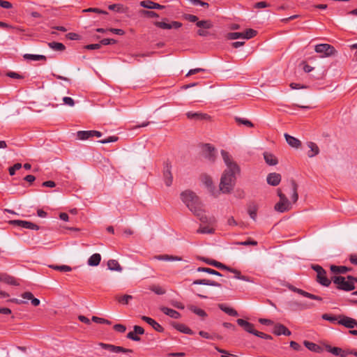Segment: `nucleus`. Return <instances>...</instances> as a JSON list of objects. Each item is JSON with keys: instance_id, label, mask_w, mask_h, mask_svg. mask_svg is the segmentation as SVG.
I'll return each instance as SVG.
<instances>
[{"instance_id": "680f3d73", "label": "nucleus", "mask_w": 357, "mask_h": 357, "mask_svg": "<svg viewBox=\"0 0 357 357\" xmlns=\"http://www.w3.org/2000/svg\"><path fill=\"white\" fill-rule=\"evenodd\" d=\"M142 13L144 15H146L147 17H158V14L154 11H149V10H142Z\"/></svg>"}, {"instance_id": "bb28decb", "label": "nucleus", "mask_w": 357, "mask_h": 357, "mask_svg": "<svg viewBox=\"0 0 357 357\" xmlns=\"http://www.w3.org/2000/svg\"><path fill=\"white\" fill-rule=\"evenodd\" d=\"M186 116L189 119H195V120H202V119H208L209 116L206 114H203L200 112H188L186 113Z\"/></svg>"}, {"instance_id": "a18cd8bd", "label": "nucleus", "mask_w": 357, "mask_h": 357, "mask_svg": "<svg viewBox=\"0 0 357 357\" xmlns=\"http://www.w3.org/2000/svg\"><path fill=\"white\" fill-rule=\"evenodd\" d=\"M197 271L198 272H204V273H209V274H211V275H218V276H222V274L220 273H219L218 271L214 270V269H212V268H206V267H199Z\"/></svg>"}, {"instance_id": "f704fd0d", "label": "nucleus", "mask_w": 357, "mask_h": 357, "mask_svg": "<svg viewBox=\"0 0 357 357\" xmlns=\"http://www.w3.org/2000/svg\"><path fill=\"white\" fill-rule=\"evenodd\" d=\"M164 178L165 185L167 187H169L172 184V176L170 172V169L168 167L164 171Z\"/></svg>"}, {"instance_id": "49530a36", "label": "nucleus", "mask_w": 357, "mask_h": 357, "mask_svg": "<svg viewBox=\"0 0 357 357\" xmlns=\"http://www.w3.org/2000/svg\"><path fill=\"white\" fill-rule=\"evenodd\" d=\"M196 25L198 27L204 28V29H211L213 26V24H212V23H211V22L210 20H201V21H198L196 23Z\"/></svg>"}, {"instance_id": "37998d69", "label": "nucleus", "mask_w": 357, "mask_h": 357, "mask_svg": "<svg viewBox=\"0 0 357 357\" xmlns=\"http://www.w3.org/2000/svg\"><path fill=\"white\" fill-rule=\"evenodd\" d=\"M116 299L119 303L126 305L132 299V296L131 295L125 294L123 296H116Z\"/></svg>"}, {"instance_id": "ddd939ff", "label": "nucleus", "mask_w": 357, "mask_h": 357, "mask_svg": "<svg viewBox=\"0 0 357 357\" xmlns=\"http://www.w3.org/2000/svg\"><path fill=\"white\" fill-rule=\"evenodd\" d=\"M273 333L276 335L289 336L291 334V332L282 324H276L273 327Z\"/></svg>"}, {"instance_id": "f03ea898", "label": "nucleus", "mask_w": 357, "mask_h": 357, "mask_svg": "<svg viewBox=\"0 0 357 357\" xmlns=\"http://www.w3.org/2000/svg\"><path fill=\"white\" fill-rule=\"evenodd\" d=\"M180 197L182 202L192 213H197L199 211L197 208L202 206L199 197L191 190L182 192Z\"/></svg>"}, {"instance_id": "1a4fd4ad", "label": "nucleus", "mask_w": 357, "mask_h": 357, "mask_svg": "<svg viewBox=\"0 0 357 357\" xmlns=\"http://www.w3.org/2000/svg\"><path fill=\"white\" fill-rule=\"evenodd\" d=\"M9 224L18 226L22 228L32 229V230H38L39 226L37 225L25 220H10Z\"/></svg>"}, {"instance_id": "5fc2aeb1", "label": "nucleus", "mask_w": 357, "mask_h": 357, "mask_svg": "<svg viewBox=\"0 0 357 357\" xmlns=\"http://www.w3.org/2000/svg\"><path fill=\"white\" fill-rule=\"evenodd\" d=\"M243 33L240 32H231L228 33V38L230 40L243 38Z\"/></svg>"}, {"instance_id": "09e8293b", "label": "nucleus", "mask_w": 357, "mask_h": 357, "mask_svg": "<svg viewBox=\"0 0 357 357\" xmlns=\"http://www.w3.org/2000/svg\"><path fill=\"white\" fill-rule=\"evenodd\" d=\"M235 121L238 124H243V125H245L250 128H252L254 126L253 123L251 121H250L248 119H243V118L236 116V117H235Z\"/></svg>"}, {"instance_id": "aec40b11", "label": "nucleus", "mask_w": 357, "mask_h": 357, "mask_svg": "<svg viewBox=\"0 0 357 357\" xmlns=\"http://www.w3.org/2000/svg\"><path fill=\"white\" fill-rule=\"evenodd\" d=\"M327 351L331 352L333 355L340 356L341 357H346L347 355L350 354L349 352L351 351H344L341 348L339 347H332L331 346H327Z\"/></svg>"}, {"instance_id": "e433bc0d", "label": "nucleus", "mask_w": 357, "mask_h": 357, "mask_svg": "<svg viewBox=\"0 0 357 357\" xmlns=\"http://www.w3.org/2000/svg\"><path fill=\"white\" fill-rule=\"evenodd\" d=\"M291 185L292 188V195L291 199L294 203L296 202L298 199V195L297 192L298 190V185L296 184V181L294 180L291 181Z\"/></svg>"}, {"instance_id": "b1692460", "label": "nucleus", "mask_w": 357, "mask_h": 357, "mask_svg": "<svg viewBox=\"0 0 357 357\" xmlns=\"http://www.w3.org/2000/svg\"><path fill=\"white\" fill-rule=\"evenodd\" d=\"M330 269L332 273L337 275V274H345L349 271L351 270V268L345 266H336V265H331L330 266Z\"/></svg>"}, {"instance_id": "4d7b16f0", "label": "nucleus", "mask_w": 357, "mask_h": 357, "mask_svg": "<svg viewBox=\"0 0 357 357\" xmlns=\"http://www.w3.org/2000/svg\"><path fill=\"white\" fill-rule=\"evenodd\" d=\"M83 12H93L100 14L107 15L108 13L105 10H100L97 8H89L83 10Z\"/></svg>"}, {"instance_id": "774afa93", "label": "nucleus", "mask_w": 357, "mask_h": 357, "mask_svg": "<svg viewBox=\"0 0 357 357\" xmlns=\"http://www.w3.org/2000/svg\"><path fill=\"white\" fill-rule=\"evenodd\" d=\"M114 329L119 333H124L126 330V328L124 325L122 324H115L114 326Z\"/></svg>"}, {"instance_id": "f8f14e48", "label": "nucleus", "mask_w": 357, "mask_h": 357, "mask_svg": "<svg viewBox=\"0 0 357 357\" xmlns=\"http://www.w3.org/2000/svg\"><path fill=\"white\" fill-rule=\"evenodd\" d=\"M289 289L291 291H293L294 292H296V293L299 294L300 295L303 296L305 297H307L308 298H310V299H312V300H316V301H321L323 300V298L321 296H317V295L308 293L307 291H305L303 289L296 288V287H295L294 286H290Z\"/></svg>"}, {"instance_id": "79ce46f5", "label": "nucleus", "mask_w": 357, "mask_h": 357, "mask_svg": "<svg viewBox=\"0 0 357 357\" xmlns=\"http://www.w3.org/2000/svg\"><path fill=\"white\" fill-rule=\"evenodd\" d=\"M154 258L162 261H180L181 259L180 257L167 255L155 256Z\"/></svg>"}, {"instance_id": "7ed1b4c3", "label": "nucleus", "mask_w": 357, "mask_h": 357, "mask_svg": "<svg viewBox=\"0 0 357 357\" xmlns=\"http://www.w3.org/2000/svg\"><path fill=\"white\" fill-rule=\"evenodd\" d=\"M332 280L335 287L338 290L351 291L355 289L356 287L352 280L341 275H333Z\"/></svg>"}, {"instance_id": "4be33fe9", "label": "nucleus", "mask_w": 357, "mask_h": 357, "mask_svg": "<svg viewBox=\"0 0 357 357\" xmlns=\"http://www.w3.org/2000/svg\"><path fill=\"white\" fill-rule=\"evenodd\" d=\"M192 285H197V284H203V285H208V286H213V287H220L221 284L214 280H207V279H201V280H195L192 283Z\"/></svg>"}, {"instance_id": "0e129e2a", "label": "nucleus", "mask_w": 357, "mask_h": 357, "mask_svg": "<svg viewBox=\"0 0 357 357\" xmlns=\"http://www.w3.org/2000/svg\"><path fill=\"white\" fill-rule=\"evenodd\" d=\"M116 40L112 38H104L100 40V44L103 45H107L110 44H115Z\"/></svg>"}, {"instance_id": "cd10ccee", "label": "nucleus", "mask_w": 357, "mask_h": 357, "mask_svg": "<svg viewBox=\"0 0 357 357\" xmlns=\"http://www.w3.org/2000/svg\"><path fill=\"white\" fill-rule=\"evenodd\" d=\"M264 158L265 162L268 165H271V166L276 165L278 162L277 158L273 154H272L271 153H269V152L264 153Z\"/></svg>"}, {"instance_id": "8fccbe9b", "label": "nucleus", "mask_w": 357, "mask_h": 357, "mask_svg": "<svg viewBox=\"0 0 357 357\" xmlns=\"http://www.w3.org/2000/svg\"><path fill=\"white\" fill-rule=\"evenodd\" d=\"M150 289L158 295H163L165 294V290L158 285H153L150 287Z\"/></svg>"}, {"instance_id": "a211bd4d", "label": "nucleus", "mask_w": 357, "mask_h": 357, "mask_svg": "<svg viewBox=\"0 0 357 357\" xmlns=\"http://www.w3.org/2000/svg\"><path fill=\"white\" fill-rule=\"evenodd\" d=\"M142 319L143 321H146L149 325H151L153 327V328L154 330H155L156 331H158V332H162L163 331L164 329H163L162 326L160 324H159L158 322H156L152 318H150V317H146V316H142Z\"/></svg>"}, {"instance_id": "13d9d810", "label": "nucleus", "mask_w": 357, "mask_h": 357, "mask_svg": "<svg viewBox=\"0 0 357 357\" xmlns=\"http://www.w3.org/2000/svg\"><path fill=\"white\" fill-rule=\"evenodd\" d=\"M118 140V137L116 136H110L107 137V139H102L98 141L99 143L101 144H107L110 142H115Z\"/></svg>"}, {"instance_id": "393cba45", "label": "nucleus", "mask_w": 357, "mask_h": 357, "mask_svg": "<svg viewBox=\"0 0 357 357\" xmlns=\"http://www.w3.org/2000/svg\"><path fill=\"white\" fill-rule=\"evenodd\" d=\"M307 146L310 149V151L307 152L309 158H312L319 153V149L314 142H308L307 143Z\"/></svg>"}, {"instance_id": "2eb2a0df", "label": "nucleus", "mask_w": 357, "mask_h": 357, "mask_svg": "<svg viewBox=\"0 0 357 357\" xmlns=\"http://www.w3.org/2000/svg\"><path fill=\"white\" fill-rule=\"evenodd\" d=\"M267 183L272 186H277L281 181V175L278 173H270L266 178Z\"/></svg>"}, {"instance_id": "20e7f679", "label": "nucleus", "mask_w": 357, "mask_h": 357, "mask_svg": "<svg viewBox=\"0 0 357 357\" xmlns=\"http://www.w3.org/2000/svg\"><path fill=\"white\" fill-rule=\"evenodd\" d=\"M312 269L316 272L315 280L317 283L323 287H329L333 282L332 277L328 278L326 271L322 266L318 264H313L311 266Z\"/></svg>"}, {"instance_id": "052dcab7", "label": "nucleus", "mask_w": 357, "mask_h": 357, "mask_svg": "<svg viewBox=\"0 0 357 357\" xmlns=\"http://www.w3.org/2000/svg\"><path fill=\"white\" fill-rule=\"evenodd\" d=\"M127 338L130 339L133 341H139L140 337L133 331L129 332L127 335Z\"/></svg>"}, {"instance_id": "39448f33", "label": "nucleus", "mask_w": 357, "mask_h": 357, "mask_svg": "<svg viewBox=\"0 0 357 357\" xmlns=\"http://www.w3.org/2000/svg\"><path fill=\"white\" fill-rule=\"evenodd\" d=\"M278 195L280 197V202L275 205V211L280 213L289 211L291 208V203L289 202L285 195L283 194L280 189L278 190Z\"/></svg>"}, {"instance_id": "6e6552de", "label": "nucleus", "mask_w": 357, "mask_h": 357, "mask_svg": "<svg viewBox=\"0 0 357 357\" xmlns=\"http://www.w3.org/2000/svg\"><path fill=\"white\" fill-rule=\"evenodd\" d=\"M99 345L100 346L101 348L108 350L113 353L122 352V353H125V354H131L133 352V351L132 349H126V348H124L123 347H120V346H115L113 344H105V343H100Z\"/></svg>"}, {"instance_id": "dca6fc26", "label": "nucleus", "mask_w": 357, "mask_h": 357, "mask_svg": "<svg viewBox=\"0 0 357 357\" xmlns=\"http://www.w3.org/2000/svg\"><path fill=\"white\" fill-rule=\"evenodd\" d=\"M200 260L204 261L206 264H208V265H211V266H213L218 268H220V269H222V270H227L228 269V266L218 261H215L214 259H208V258H205V257H200L199 258Z\"/></svg>"}, {"instance_id": "a878e982", "label": "nucleus", "mask_w": 357, "mask_h": 357, "mask_svg": "<svg viewBox=\"0 0 357 357\" xmlns=\"http://www.w3.org/2000/svg\"><path fill=\"white\" fill-rule=\"evenodd\" d=\"M204 157L211 162H214L215 159V149L209 144L205 145Z\"/></svg>"}, {"instance_id": "c85d7f7f", "label": "nucleus", "mask_w": 357, "mask_h": 357, "mask_svg": "<svg viewBox=\"0 0 357 357\" xmlns=\"http://www.w3.org/2000/svg\"><path fill=\"white\" fill-rule=\"evenodd\" d=\"M303 344L311 351H314L315 353H321L323 351L321 347L314 342L305 340L304 341Z\"/></svg>"}, {"instance_id": "de8ad7c7", "label": "nucleus", "mask_w": 357, "mask_h": 357, "mask_svg": "<svg viewBox=\"0 0 357 357\" xmlns=\"http://www.w3.org/2000/svg\"><path fill=\"white\" fill-rule=\"evenodd\" d=\"M257 31L252 29H248L245 32H243V39H250L255 37L257 35Z\"/></svg>"}, {"instance_id": "3c124183", "label": "nucleus", "mask_w": 357, "mask_h": 357, "mask_svg": "<svg viewBox=\"0 0 357 357\" xmlns=\"http://www.w3.org/2000/svg\"><path fill=\"white\" fill-rule=\"evenodd\" d=\"M234 244L238 245H257V241L251 238H248L245 241L236 242Z\"/></svg>"}, {"instance_id": "c9c22d12", "label": "nucleus", "mask_w": 357, "mask_h": 357, "mask_svg": "<svg viewBox=\"0 0 357 357\" xmlns=\"http://www.w3.org/2000/svg\"><path fill=\"white\" fill-rule=\"evenodd\" d=\"M257 208L258 207L255 203L250 204L248 206V213L253 220H256Z\"/></svg>"}, {"instance_id": "f3484780", "label": "nucleus", "mask_w": 357, "mask_h": 357, "mask_svg": "<svg viewBox=\"0 0 357 357\" xmlns=\"http://www.w3.org/2000/svg\"><path fill=\"white\" fill-rule=\"evenodd\" d=\"M0 281L3 282L8 284L14 285V286H18L20 285V283L17 281V280L6 273H1L0 274Z\"/></svg>"}, {"instance_id": "423d86ee", "label": "nucleus", "mask_w": 357, "mask_h": 357, "mask_svg": "<svg viewBox=\"0 0 357 357\" xmlns=\"http://www.w3.org/2000/svg\"><path fill=\"white\" fill-rule=\"evenodd\" d=\"M314 50L317 53H323L324 56H331L337 52L333 46L326 43L317 45Z\"/></svg>"}, {"instance_id": "338daca9", "label": "nucleus", "mask_w": 357, "mask_h": 357, "mask_svg": "<svg viewBox=\"0 0 357 357\" xmlns=\"http://www.w3.org/2000/svg\"><path fill=\"white\" fill-rule=\"evenodd\" d=\"M66 38L69 40H79L80 36L76 33H68L66 34Z\"/></svg>"}, {"instance_id": "5701e85b", "label": "nucleus", "mask_w": 357, "mask_h": 357, "mask_svg": "<svg viewBox=\"0 0 357 357\" xmlns=\"http://www.w3.org/2000/svg\"><path fill=\"white\" fill-rule=\"evenodd\" d=\"M160 310L166 315H168L169 317L173 318V319H179L181 317V314L171 308H169L167 307H160Z\"/></svg>"}, {"instance_id": "412c9836", "label": "nucleus", "mask_w": 357, "mask_h": 357, "mask_svg": "<svg viewBox=\"0 0 357 357\" xmlns=\"http://www.w3.org/2000/svg\"><path fill=\"white\" fill-rule=\"evenodd\" d=\"M284 137H285V139H286L287 144L290 146H291L293 148L298 149L301 146V141L299 139H298L297 138H296L293 136H291L290 135H289L287 133L284 134Z\"/></svg>"}, {"instance_id": "2f4dec72", "label": "nucleus", "mask_w": 357, "mask_h": 357, "mask_svg": "<svg viewBox=\"0 0 357 357\" xmlns=\"http://www.w3.org/2000/svg\"><path fill=\"white\" fill-rule=\"evenodd\" d=\"M25 60H31V61H46L47 58L44 55L40 54H25L23 56Z\"/></svg>"}, {"instance_id": "c756f323", "label": "nucleus", "mask_w": 357, "mask_h": 357, "mask_svg": "<svg viewBox=\"0 0 357 357\" xmlns=\"http://www.w3.org/2000/svg\"><path fill=\"white\" fill-rule=\"evenodd\" d=\"M22 297L24 299L31 300V304L35 307L38 306L40 303V300L34 298L31 292L26 291L22 294Z\"/></svg>"}, {"instance_id": "ea45409f", "label": "nucleus", "mask_w": 357, "mask_h": 357, "mask_svg": "<svg viewBox=\"0 0 357 357\" xmlns=\"http://www.w3.org/2000/svg\"><path fill=\"white\" fill-rule=\"evenodd\" d=\"M49 267L61 272H69L72 271V268L67 265H50Z\"/></svg>"}, {"instance_id": "4468645a", "label": "nucleus", "mask_w": 357, "mask_h": 357, "mask_svg": "<svg viewBox=\"0 0 357 357\" xmlns=\"http://www.w3.org/2000/svg\"><path fill=\"white\" fill-rule=\"evenodd\" d=\"M237 324L243 328V329L247 331L249 333L253 334L255 335V333L257 332L256 330L254 328V325L244 319H237Z\"/></svg>"}, {"instance_id": "a19ab883", "label": "nucleus", "mask_w": 357, "mask_h": 357, "mask_svg": "<svg viewBox=\"0 0 357 357\" xmlns=\"http://www.w3.org/2000/svg\"><path fill=\"white\" fill-rule=\"evenodd\" d=\"M220 308L221 310H222L223 312H225V313H227L229 316L237 317L238 315V312H236V310H235L233 308L227 307V306H225V305H224L222 304L220 305Z\"/></svg>"}, {"instance_id": "f257e3e1", "label": "nucleus", "mask_w": 357, "mask_h": 357, "mask_svg": "<svg viewBox=\"0 0 357 357\" xmlns=\"http://www.w3.org/2000/svg\"><path fill=\"white\" fill-rule=\"evenodd\" d=\"M221 155L227 169L224 171L220 178V190L222 193H229L234 187L235 176L240 173V167L227 151L222 150Z\"/></svg>"}, {"instance_id": "4c0bfd02", "label": "nucleus", "mask_w": 357, "mask_h": 357, "mask_svg": "<svg viewBox=\"0 0 357 357\" xmlns=\"http://www.w3.org/2000/svg\"><path fill=\"white\" fill-rule=\"evenodd\" d=\"M48 46L55 51L62 52L66 49V47L63 43L58 42L49 43Z\"/></svg>"}, {"instance_id": "69168bd1", "label": "nucleus", "mask_w": 357, "mask_h": 357, "mask_svg": "<svg viewBox=\"0 0 357 357\" xmlns=\"http://www.w3.org/2000/svg\"><path fill=\"white\" fill-rule=\"evenodd\" d=\"M0 6L6 9L13 8V5L10 2L4 0H0Z\"/></svg>"}, {"instance_id": "bf43d9fd", "label": "nucleus", "mask_w": 357, "mask_h": 357, "mask_svg": "<svg viewBox=\"0 0 357 357\" xmlns=\"http://www.w3.org/2000/svg\"><path fill=\"white\" fill-rule=\"evenodd\" d=\"M183 17L185 20H188L189 22H198V17L194 15L185 14L183 15Z\"/></svg>"}, {"instance_id": "7c9ffc66", "label": "nucleus", "mask_w": 357, "mask_h": 357, "mask_svg": "<svg viewBox=\"0 0 357 357\" xmlns=\"http://www.w3.org/2000/svg\"><path fill=\"white\" fill-rule=\"evenodd\" d=\"M101 261V256L98 253L92 255L88 259V265L91 266H98Z\"/></svg>"}, {"instance_id": "9d476101", "label": "nucleus", "mask_w": 357, "mask_h": 357, "mask_svg": "<svg viewBox=\"0 0 357 357\" xmlns=\"http://www.w3.org/2000/svg\"><path fill=\"white\" fill-rule=\"evenodd\" d=\"M337 324L342 325L348 328H354V327H357V321L356 319L344 315L339 316Z\"/></svg>"}, {"instance_id": "6ab92c4d", "label": "nucleus", "mask_w": 357, "mask_h": 357, "mask_svg": "<svg viewBox=\"0 0 357 357\" xmlns=\"http://www.w3.org/2000/svg\"><path fill=\"white\" fill-rule=\"evenodd\" d=\"M140 6L143 8L148 9H163L165 8L164 6H162L158 3H155L150 0L141 1Z\"/></svg>"}, {"instance_id": "58836bf2", "label": "nucleus", "mask_w": 357, "mask_h": 357, "mask_svg": "<svg viewBox=\"0 0 357 357\" xmlns=\"http://www.w3.org/2000/svg\"><path fill=\"white\" fill-rule=\"evenodd\" d=\"M188 307L190 311H192V312H194L195 314L201 317H205L207 315L204 310L198 308L195 305H189Z\"/></svg>"}, {"instance_id": "603ef678", "label": "nucleus", "mask_w": 357, "mask_h": 357, "mask_svg": "<svg viewBox=\"0 0 357 357\" xmlns=\"http://www.w3.org/2000/svg\"><path fill=\"white\" fill-rule=\"evenodd\" d=\"M322 319H324V320H327V321H329L332 323H337L338 320H339V317H337L335 316H332L329 314H322Z\"/></svg>"}, {"instance_id": "9b49d317", "label": "nucleus", "mask_w": 357, "mask_h": 357, "mask_svg": "<svg viewBox=\"0 0 357 357\" xmlns=\"http://www.w3.org/2000/svg\"><path fill=\"white\" fill-rule=\"evenodd\" d=\"M77 136L79 139L86 140L93 137H100L102 136V133L96 130H83L78 131Z\"/></svg>"}, {"instance_id": "6e6d98bb", "label": "nucleus", "mask_w": 357, "mask_h": 357, "mask_svg": "<svg viewBox=\"0 0 357 357\" xmlns=\"http://www.w3.org/2000/svg\"><path fill=\"white\" fill-rule=\"evenodd\" d=\"M155 25L162 29H171L170 23H166L165 22H155Z\"/></svg>"}, {"instance_id": "72a5a7b5", "label": "nucleus", "mask_w": 357, "mask_h": 357, "mask_svg": "<svg viewBox=\"0 0 357 357\" xmlns=\"http://www.w3.org/2000/svg\"><path fill=\"white\" fill-rule=\"evenodd\" d=\"M174 328L178 331L188 335H193L194 332L185 324H176L174 325Z\"/></svg>"}, {"instance_id": "e2e57ef3", "label": "nucleus", "mask_w": 357, "mask_h": 357, "mask_svg": "<svg viewBox=\"0 0 357 357\" xmlns=\"http://www.w3.org/2000/svg\"><path fill=\"white\" fill-rule=\"evenodd\" d=\"M63 101L65 105H67L70 107H73L75 105L74 100L70 97H64L63 98Z\"/></svg>"}, {"instance_id": "c03bdc74", "label": "nucleus", "mask_w": 357, "mask_h": 357, "mask_svg": "<svg viewBox=\"0 0 357 357\" xmlns=\"http://www.w3.org/2000/svg\"><path fill=\"white\" fill-rule=\"evenodd\" d=\"M213 225H208L204 227H200L197 232L199 234H213L215 229L212 227Z\"/></svg>"}, {"instance_id": "864d4df0", "label": "nucleus", "mask_w": 357, "mask_h": 357, "mask_svg": "<svg viewBox=\"0 0 357 357\" xmlns=\"http://www.w3.org/2000/svg\"><path fill=\"white\" fill-rule=\"evenodd\" d=\"M22 168L21 163H15L13 166L9 167L8 172L10 176H13L15 174L16 170H19Z\"/></svg>"}, {"instance_id": "0eeeda50", "label": "nucleus", "mask_w": 357, "mask_h": 357, "mask_svg": "<svg viewBox=\"0 0 357 357\" xmlns=\"http://www.w3.org/2000/svg\"><path fill=\"white\" fill-rule=\"evenodd\" d=\"M197 213H192L195 216H197L199 220L204 224L208 225H214V224L216 222V219L214 216H208L205 215L204 211L203 209V205L198 208Z\"/></svg>"}, {"instance_id": "473e14b6", "label": "nucleus", "mask_w": 357, "mask_h": 357, "mask_svg": "<svg viewBox=\"0 0 357 357\" xmlns=\"http://www.w3.org/2000/svg\"><path fill=\"white\" fill-rule=\"evenodd\" d=\"M108 268L111 271H116L121 272L122 271V267L119 264V263L115 259H109L107 262Z\"/></svg>"}]
</instances>
